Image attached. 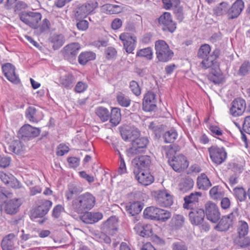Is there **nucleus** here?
<instances>
[{"mask_svg": "<svg viewBox=\"0 0 250 250\" xmlns=\"http://www.w3.org/2000/svg\"><path fill=\"white\" fill-rule=\"evenodd\" d=\"M21 205L20 199H14L8 201L5 203V211L6 213L13 215L16 214Z\"/></svg>", "mask_w": 250, "mask_h": 250, "instance_id": "obj_23", "label": "nucleus"}, {"mask_svg": "<svg viewBox=\"0 0 250 250\" xmlns=\"http://www.w3.org/2000/svg\"><path fill=\"white\" fill-rule=\"evenodd\" d=\"M168 162L173 169L176 172H181L188 166L186 157L182 154L174 156L171 159H168Z\"/></svg>", "mask_w": 250, "mask_h": 250, "instance_id": "obj_13", "label": "nucleus"}, {"mask_svg": "<svg viewBox=\"0 0 250 250\" xmlns=\"http://www.w3.org/2000/svg\"><path fill=\"white\" fill-rule=\"evenodd\" d=\"M103 8L108 14H116L122 11V7L116 4H106L103 6Z\"/></svg>", "mask_w": 250, "mask_h": 250, "instance_id": "obj_39", "label": "nucleus"}, {"mask_svg": "<svg viewBox=\"0 0 250 250\" xmlns=\"http://www.w3.org/2000/svg\"><path fill=\"white\" fill-rule=\"evenodd\" d=\"M185 220L183 215L174 214L169 222V226L173 230L179 229L184 226Z\"/></svg>", "mask_w": 250, "mask_h": 250, "instance_id": "obj_27", "label": "nucleus"}, {"mask_svg": "<svg viewBox=\"0 0 250 250\" xmlns=\"http://www.w3.org/2000/svg\"><path fill=\"white\" fill-rule=\"evenodd\" d=\"M136 233L142 237H147L152 235V229L150 225L138 224L134 227Z\"/></svg>", "mask_w": 250, "mask_h": 250, "instance_id": "obj_26", "label": "nucleus"}, {"mask_svg": "<svg viewBox=\"0 0 250 250\" xmlns=\"http://www.w3.org/2000/svg\"><path fill=\"white\" fill-rule=\"evenodd\" d=\"M194 186L193 179L189 176L186 177L179 184V190L182 193H186L191 190Z\"/></svg>", "mask_w": 250, "mask_h": 250, "instance_id": "obj_30", "label": "nucleus"}, {"mask_svg": "<svg viewBox=\"0 0 250 250\" xmlns=\"http://www.w3.org/2000/svg\"><path fill=\"white\" fill-rule=\"evenodd\" d=\"M6 185L14 189H22L24 190L22 184L13 176H11L9 181H6Z\"/></svg>", "mask_w": 250, "mask_h": 250, "instance_id": "obj_48", "label": "nucleus"}, {"mask_svg": "<svg viewBox=\"0 0 250 250\" xmlns=\"http://www.w3.org/2000/svg\"><path fill=\"white\" fill-rule=\"evenodd\" d=\"M159 209V208L154 206L147 207L144 211V216L146 218L157 220Z\"/></svg>", "mask_w": 250, "mask_h": 250, "instance_id": "obj_35", "label": "nucleus"}, {"mask_svg": "<svg viewBox=\"0 0 250 250\" xmlns=\"http://www.w3.org/2000/svg\"><path fill=\"white\" fill-rule=\"evenodd\" d=\"M133 173L135 178L143 185L148 186L154 182V177L148 172L134 169Z\"/></svg>", "mask_w": 250, "mask_h": 250, "instance_id": "obj_17", "label": "nucleus"}, {"mask_svg": "<svg viewBox=\"0 0 250 250\" xmlns=\"http://www.w3.org/2000/svg\"><path fill=\"white\" fill-rule=\"evenodd\" d=\"M26 117L31 122L37 123L40 120L36 109L33 106L29 107L26 111Z\"/></svg>", "mask_w": 250, "mask_h": 250, "instance_id": "obj_38", "label": "nucleus"}, {"mask_svg": "<svg viewBox=\"0 0 250 250\" xmlns=\"http://www.w3.org/2000/svg\"><path fill=\"white\" fill-rule=\"evenodd\" d=\"M149 140L147 137L138 136L131 143V146L126 150V155L128 157H132L145 152Z\"/></svg>", "mask_w": 250, "mask_h": 250, "instance_id": "obj_4", "label": "nucleus"}, {"mask_svg": "<svg viewBox=\"0 0 250 250\" xmlns=\"http://www.w3.org/2000/svg\"><path fill=\"white\" fill-rule=\"evenodd\" d=\"M203 59L201 64L203 68L207 69L212 67H215L217 66L216 64L217 63L216 61L210 55Z\"/></svg>", "mask_w": 250, "mask_h": 250, "instance_id": "obj_45", "label": "nucleus"}, {"mask_svg": "<svg viewBox=\"0 0 250 250\" xmlns=\"http://www.w3.org/2000/svg\"><path fill=\"white\" fill-rule=\"evenodd\" d=\"M12 195V192L7 190L5 188L0 187V202H2L7 198H11Z\"/></svg>", "mask_w": 250, "mask_h": 250, "instance_id": "obj_56", "label": "nucleus"}, {"mask_svg": "<svg viewBox=\"0 0 250 250\" xmlns=\"http://www.w3.org/2000/svg\"><path fill=\"white\" fill-rule=\"evenodd\" d=\"M228 4L226 2H222L219 6L214 9V14L216 16H221L227 13L228 12Z\"/></svg>", "mask_w": 250, "mask_h": 250, "instance_id": "obj_51", "label": "nucleus"}, {"mask_svg": "<svg viewBox=\"0 0 250 250\" xmlns=\"http://www.w3.org/2000/svg\"><path fill=\"white\" fill-rule=\"evenodd\" d=\"M36 204L37 207L32 209L30 217L33 221L42 224L46 221L44 216L51 207L52 202L48 200H38Z\"/></svg>", "mask_w": 250, "mask_h": 250, "instance_id": "obj_2", "label": "nucleus"}, {"mask_svg": "<svg viewBox=\"0 0 250 250\" xmlns=\"http://www.w3.org/2000/svg\"><path fill=\"white\" fill-rule=\"evenodd\" d=\"M156 204L163 207H169L173 203V198L167 190H159L153 193Z\"/></svg>", "mask_w": 250, "mask_h": 250, "instance_id": "obj_7", "label": "nucleus"}, {"mask_svg": "<svg viewBox=\"0 0 250 250\" xmlns=\"http://www.w3.org/2000/svg\"><path fill=\"white\" fill-rule=\"evenodd\" d=\"M88 13L83 4L78 5L74 11V18L76 20H80L85 18Z\"/></svg>", "mask_w": 250, "mask_h": 250, "instance_id": "obj_42", "label": "nucleus"}, {"mask_svg": "<svg viewBox=\"0 0 250 250\" xmlns=\"http://www.w3.org/2000/svg\"><path fill=\"white\" fill-rule=\"evenodd\" d=\"M96 58V54L92 51L82 52L78 57V62L82 65H85L89 61L94 60Z\"/></svg>", "mask_w": 250, "mask_h": 250, "instance_id": "obj_33", "label": "nucleus"}, {"mask_svg": "<svg viewBox=\"0 0 250 250\" xmlns=\"http://www.w3.org/2000/svg\"><path fill=\"white\" fill-rule=\"evenodd\" d=\"M211 48L208 44H204L201 45L198 49L197 57L200 59H203L209 56Z\"/></svg>", "mask_w": 250, "mask_h": 250, "instance_id": "obj_44", "label": "nucleus"}, {"mask_svg": "<svg viewBox=\"0 0 250 250\" xmlns=\"http://www.w3.org/2000/svg\"><path fill=\"white\" fill-rule=\"evenodd\" d=\"M129 87L132 92L137 96L141 94V88L138 83L135 81H132L130 82Z\"/></svg>", "mask_w": 250, "mask_h": 250, "instance_id": "obj_60", "label": "nucleus"}, {"mask_svg": "<svg viewBox=\"0 0 250 250\" xmlns=\"http://www.w3.org/2000/svg\"><path fill=\"white\" fill-rule=\"evenodd\" d=\"M156 102H147V106L145 104V101L143 102V110L146 112H151L155 111L157 109Z\"/></svg>", "mask_w": 250, "mask_h": 250, "instance_id": "obj_57", "label": "nucleus"}, {"mask_svg": "<svg viewBox=\"0 0 250 250\" xmlns=\"http://www.w3.org/2000/svg\"><path fill=\"white\" fill-rule=\"evenodd\" d=\"M41 132L39 128L34 127L27 124L22 126L19 131V135L21 139L25 140L37 137Z\"/></svg>", "mask_w": 250, "mask_h": 250, "instance_id": "obj_14", "label": "nucleus"}, {"mask_svg": "<svg viewBox=\"0 0 250 250\" xmlns=\"http://www.w3.org/2000/svg\"><path fill=\"white\" fill-rule=\"evenodd\" d=\"M156 54L158 61L166 62L170 60L173 56V51L164 40L157 41L155 43Z\"/></svg>", "mask_w": 250, "mask_h": 250, "instance_id": "obj_3", "label": "nucleus"}, {"mask_svg": "<svg viewBox=\"0 0 250 250\" xmlns=\"http://www.w3.org/2000/svg\"><path fill=\"white\" fill-rule=\"evenodd\" d=\"M237 210V208L236 209ZM238 216L237 211L232 212L228 215L224 216L221 219L214 229L219 231H225L232 227L236 216Z\"/></svg>", "mask_w": 250, "mask_h": 250, "instance_id": "obj_9", "label": "nucleus"}, {"mask_svg": "<svg viewBox=\"0 0 250 250\" xmlns=\"http://www.w3.org/2000/svg\"><path fill=\"white\" fill-rule=\"evenodd\" d=\"M110 122L115 126L119 124L121 120L120 109L118 107H113L110 112Z\"/></svg>", "mask_w": 250, "mask_h": 250, "instance_id": "obj_34", "label": "nucleus"}, {"mask_svg": "<svg viewBox=\"0 0 250 250\" xmlns=\"http://www.w3.org/2000/svg\"><path fill=\"white\" fill-rule=\"evenodd\" d=\"M75 78L70 73L67 74L60 78V83L66 89H71L75 83Z\"/></svg>", "mask_w": 250, "mask_h": 250, "instance_id": "obj_32", "label": "nucleus"}, {"mask_svg": "<svg viewBox=\"0 0 250 250\" xmlns=\"http://www.w3.org/2000/svg\"><path fill=\"white\" fill-rule=\"evenodd\" d=\"M215 74L213 72H210V74L208 76V79L213 82L214 83H220V80L219 77L220 75V70L218 69L217 70H215Z\"/></svg>", "mask_w": 250, "mask_h": 250, "instance_id": "obj_62", "label": "nucleus"}, {"mask_svg": "<svg viewBox=\"0 0 250 250\" xmlns=\"http://www.w3.org/2000/svg\"><path fill=\"white\" fill-rule=\"evenodd\" d=\"M237 244L239 246L242 248L250 247V239L248 237L239 236Z\"/></svg>", "mask_w": 250, "mask_h": 250, "instance_id": "obj_58", "label": "nucleus"}, {"mask_svg": "<svg viewBox=\"0 0 250 250\" xmlns=\"http://www.w3.org/2000/svg\"><path fill=\"white\" fill-rule=\"evenodd\" d=\"M237 231L239 236H245L247 235L249 231V225L248 223L244 221H239L238 222Z\"/></svg>", "mask_w": 250, "mask_h": 250, "instance_id": "obj_46", "label": "nucleus"}, {"mask_svg": "<svg viewBox=\"0 0 250 250\" xmlns=\"http://www.w3.org/2000/svg\"><path fill=\"white\" fill-rule=\"evenodd\" d=\"M204 210L207 219L213 223H217L220 218L218 207L211 201H208L205 204Z\"/></svg>", "mask_w": 250, "mask_h": 250, "instance_id": "obj_8", "label": "nucleus"}, {"mask_svg": "<svg viewBox=\"0 0 250 250\" xmlns=\"http://www.w3.org/2000/svg\"><path fill=\"white\" fill-rule=\"evenodd\" d=\"M189 218L192 225H199L203 223L205 218V210L203 208H196L191 209Z\"/></svg>", "mask_w": 250, "mask_h": 250, "instance_id": "obj_21", "label": "nucleus"}, {"mask_svg": "<svg viewBox=\"0 0 250 250\" xmlns=\"http://www.w3.org/2000/svg\"><path fill=\"white\" fill-rule=\"evenodd\" d=\"M83 191V188L79 185L70 184L68 185L67 190L65 192V196L67 200H71L74 195L80 194Z\"/></svg>", "mask_w": 250, "mask_h": 250, "instance_id": "obj_29", "label": "nucleus"}, {"mask_svg": "<svg viewBox=\"0 0 250 250\" xmlns=\"http://www.w3.org/2000/svg\"><path fill=\"white\" fill-rule=\"evenodd\" d=\"M246 107V102L241 98L234 99L231 104L230 114L233 117H238L243 114Z\"/></svg>", "mask_w": 250, "mask_h": 250, "instance_id": "obj_15", "label": "nucleus"}, {"mask_svg": "<svg viewBox=\"0 0 250 250\" xmlns=\"http://www.w3.org/2000/svg\"><path fill=\"white\" fill-rule=\"evenodd\" d=\"M83 5L89 15L98 6V3L95 0H90Z\"/></svg>", "mask_w": 250, "mask_h": 250, "instance_id": "obj_54", "label": "nucleus"}, {"mask_svg": "<svg viewBox=\"0 0 250 250\" xmlns=\"http://www.w3.org/2000/svg\"><path fill=\"white\" fill-rule=\"evenodd\" d=\"M95 113L103 122L107 121L110 117L109 110L103 106L97 107L95 110Z\"/></svg>", "mask_w": 250, "mask_h": 250, "instance_id": "obj_37", "label": "nucleus"}, {"mask_svg": "<svg viewBox=\"0 0 250 250\" xmlns=\"http://www.w3.org/2000/svg\"><path fill=\"white\" fill-rule=\"evenodd\" d=\"M157 215V220L163 222H166L170 219L171 216V213L170 211L160 208Z\"/></svg>", "mask_w": 250, "mask_h": 250, "instance_id": "obj_47", "label": "nucleus"}, {"mask_svg": "<svg viewBox=\"0 0 250 250\" xmlns=\"http://www.w3.org/2000/svg\"><path fill=\"white\" fill-rule=\"evenodd\" d=\"M117 223L115 222L113 219L109 218L104 223V227L105 228L106 231L109 233L111 231L117 230Z\"/></svg>", "mask_w": 250, "mask_h": 250, "instance_id": "obj_52", "label": "nucleus"}, {"mask_svg": "<svg viewBox=\"0 0 250 250\" xmlns=\"http://www.w3.org/2000/svg\"><path fill=\"white\" fill-rule=\"evenodd\" d=\"M51 24L47 19H44L42 21V24L39 28V33L40 34L49 31L50 29Z\"/></svg>", "mask_w": 250, "mask_h": 250, "instance_id": "obj_63", "label": "nucleus"}, {"mask_svg": "<svg viewBox=\"0 0 250 250\" xmlns=\"http://www.w3.org/2000/svg\"><path fill=\"white\" fill-rule=\"evenodd\" d=\"M158 26L161 27L164 31H167L173 33L176 29V23L174 21L170 13L165 12L156 20Z\"/></svg>", "mask_w": 250, "mask_h": 250, "instance_id": "obj_6", "label": "nucleus"}, {"mask_svg": "<svg viewBox=\"0 0 250 250\" xmlns=\"http://www.w3.org/2000/svg\"><path fill=\"white\" fill-rule=\"evenodd\" d=\"M143 101H145V104L147 106V102H156V95L152 91H148L145 95Z\"/></svg>", "mask_w": 250, "mask_h": 250, "instance_id": "obj_64", "label": "nucleus"}, {"mask_svg": "<svg viewBox=\"0 0 250 250\" xmlns=\"http://www.w3.org/2000/svg\"><path fill=\"white\" fill-rule=\"evenodd\" d=\"M208 151L212 161L216 165L222 164L227 158V152L223 148L212 146L208 148Z\"/></svg>", "mask_w": 250, "mask_h": 250, "instance_id": "obj_12", "label": "nucleus"}, {"mask_svg": "<svg viewBox=\"0 0 250 250\" xmlns=\"http://www.w3.org/2000/svg\"><path fill=\"white\" fill-rule=\"evenodd\" d=\"M119 39L122 41L125 51L127 53H133L136 45V37L130 33L124 32L120 34Z\"/></svg>", "mask_w": 250, "mask_h": 250, "instance_id": "obj_10", "label": "nucleus"}, {"mask_svg": "<svg viewBox=\"0 0 250 250\" xmlns=\"http://www.w3.org/2000/svg\"><path fill=\"white\" fill-rule=\"evenodd\" d=\"M82 217V221L86 224H93L101 220L103 214L99 212H85Z\"/></svg>", "mask_w": 250, "mask_h": 250, "instance_id": "obj_22", "label": "nucleus"}, {"mask_svg": "<svg viewBox=\"0 0 250 250\" xmlns=\"http://www.w3.org/2000/svg\"><path fill=\"white\" fill-rule=\"evenodd\" d=\"M42 16L40 13L34 12H23L20 14V20L29 27L37 29Z\"/></svg>", "mask_w": 250, "mask_h": 250, "instance_id": "obj_5", "label": "nucleus"}, {"mask_svg": "<svg viewBox=\"0 0 250 250\" xmlns=\"http://www.w3.org/2000/svg\"><path fill=\"white\" fill-rule=\"evenodd\" d=\"M250 71V63L249 62H243L239 70V74L242 76H245Z\"/></svg>", "mask_w": 250, "mask_h": 250, "instance_id": "obj_59", "label": "nucleus"}, {"mask_svg": "<svg viewBox=\"0 0 250 250\" xmlns=\"http://www.w3.org/2000/svg\"><path fill=\"white\" fill-rule=\"evenodd\" d=\"M16 241V235L14 233H12L6 235L3 238L1 242L2 249L3 250H13Z\"/></svg>", "mask_w": 250, "mask_h": 250, "instance_id": "obj_24", "label": "nucleus"}, {"mask_svg": "<svg viewBox=\"0 0 250 250\" xmlns=\"http://www.w3.org/2000/svg\"><path fill=\"white\" fill-rule=\"evenodd\" d=\"M151 163L150 157L148 155L141 156L138 158L133 159L132 163L135 165L134 169L139 171L145 170L148 168Z\"/></svg>", "mask_w": 250, "mask_h": 250, "instance_id": "obj_20", "label": "nucleus"}, {"mask_svg": "<svg viewBox=\"0 0 250 250\" xmlns=\"http://www.w3.org/2000/svg\"><path fill=\"white\" fill-rule=\"evenodd\" d=\"M152 51L150 47L141 49L136 53L137 57H145L149 60H152Z\"/></svg>", "mask_w": 250, "mask_h": 250, "instance_id": "obj_49", "label": "nucleus"}, {"mask_svg": "<svg viewBox=\"0 0 250 250\" xmlns=\"http://www.w3.org/2000/svg\"><path fill=\"white\" fill-rule=\"evenodd\" d=\"M9 149L15 154H20L23 151V145L20 141L14 140L10 145Z\"/></svg>", "mask_w": 250, "mask_h": 250, "instance_id": "obj_41", "label": "nucleus"}, {"mask_svg": "<svg viewBox=\"0 0 250 250\" xmlns=\"http://www.w3.org/2000/svg\"><path fill=\"white\" fill-rule=\"evenodd\" d=\"M142 209L143 206L140 202H129L125 205L126 211L131 216L138 214Z\"/></svg>", "mask_w": 250, "mask_h": 250, "instance_id": "obj_25", "label": "nucleus"}, {"mask_svg": "<svg viewBox=\"0 0 250 250\" xmlns=\"http://www.w3.org/2000/svg\"><path fill=\"white\" fill-rule=\"evenodd\" d=\"M233 191L235 197L240 202H243L246 199L247 193L243 188H236Z\"/></svg>", "mask_w": 250, "mask_h": 250, "instance_id": "obj_50", "label": "nucleus"}, {"mask_svg": "<svg viewBox=\"0 0 250 250\" xmlns=\"http://www.w3.org/2000/svg\"><path fill=\"white\" fill-rule=\"evenodd\" d=\"M162 2L164 8L167 10L174 8L176 5L180 4V0H162Z\"/></svg>", "mask_w": 250, "mask_h": 250, "instance_id": "obj_55", "label": "nucleus"}, {"mask_svg": "<svg viewBox=\"0 0 250 250\" xmlns=\"http://www.w3.org/2000/svg\"><path fill=\"white\" fill-rule=\"evenodd\" d=\"M177 150V146L174 144L162 146L161 148L162 152L163 153H165L168 159H170V158H172L174 157V155L175 154Z\"/></svg>", "mask_w": 250, "mask_h": 250, "instance_id": "obj_36", "label": "nucleus"}, {"mask_svg": "<svg viewBox=\"0 0 250 250\" xmlns=\"http://www.w3.org/2000/svg\"><path fill=\"white\" fill-rule=\"evenodd\" d=\"M80 48L81 46L79 43H71L63 47L62 50V54L65 59L70 62H73L75 60Z\"/></svg>", "mask_w": 250, "mask_h": 250, "instance_id": "obj_11", "label": "nucleus"}, {"mask_svg": "<svg viewBox=\"0 0 250 250\" xmlns=\"http://www.w3.org/2000/svg\"><path fill=\"white\" fill-rule=\"evenodd\" d=\"M202 195L201 192L195 191L186 195L184 198V203L183 207L185 209H192L199 202V198Z\"/></svg>", "mask_w": 250, "mask_h": 250, "instance_id": "obj_18", "label": "nucleus"}, {"mask_svg": "<svg viewBox=\"0 0 250 250\" xmlns=\"http://www.w3.org/2000/svg\"><path fill=\"white\" fill-rule=\"evenodd\" d=\"M177 133L175 129H170L166 131L164 135L163 138L166 143H173L177 137Z\"/></svg>", "mask_w": 250, "mask_h": 250, "instance_id": "obj_43", "label": "nucleus"}, {"mask_svg": "<svg viewBox=\"0 0 250 250\" xmlns=\"http://www.w3.org/2000/svg\"><path fill=\"white\" fill-rule=\"evenodd\" d=\"M116 99L118 104L120 106L124 107H128L131 102L128 97L120 92L117 93Z\"/></svg>", "mask_w": 250, "mask_h": 250, "instance_id": "obj_40", "label": "nucleus"}, {"mask_svg": "<svg viewBox=\"0 0 250 250\" xmlns=\"http://www.w3.org/2000/svg\"><path fill=\"white\" fill-rule=\"evenodd\" d=\"M197 186L199 189L207 190L211 186V183L205 173H202L197 179Z\"/></svg>", "mask_w": 250, "mask_h": 250, "instance_id": "obj_31", "label": "nucleus"}, {"mask_svg": "<svg viewBox=\"0 0 250 250\" xmlns=\"http://www.w3.org/2000/svg\"><path fill=\"white\" fill-rule=\"evenodd\" d=\"M244 8V2L242 0H236L229 9L227 15L229 19L237 18Z\"/></svg>", "mask_w": 250, "mask_h": 250, "instance_id": "obj_19", "label": "nucleus"}, {"mask_svg": "<svg viewBox=\"0 0 250 250\" xmlns=\"http://www.w3.org/2000/svg\"><path fill=\"white\" fill-rule=\"evenodd\" d=\"M49 42L52 44L54 50H57L64 43L65 40L62 34H54L51 35L48 39Z\"/></svg>", "mask_w": 250, "mask_h": 250, "instance_id": "obj_28", "label": "nucleus"}, {"mask_svg": "<svg viewBox=\"0 0 250 250\" xmlns=\"http://www.w3.org/2000/svg\"><path fill=\"white\" fill-rule=\"evenodd\" d=\"M95 204V197L89 192L81 194L72 201V208L78 214L91 209Z\"/></svg>", "mask_w": 250, "mask_h": 250, "instance_id": "obj_1", "label": "nucleus"}, {"mask_svg": "<svg viewBox=\"0 0 250 250\" xmlns=\"http://www.w3.org/2000/svg\"><path fill=\"white\" fill-rule=\"evenodd\" d=\"M117 53L116 50L113 47H108L105 50L106 58L108 60L115 58L117 56Z\"/></svg>", "mask_w": 250, "mask_h": 250, "instance_id": "obj_61", "label": "nucleus"}, {"mask_svg": "<svg viewBox=\"0 0 250 250\" xmlns=\"http://www.w3.org/2000/svg\"><path fill=\"white\" fill-rule=\"evenodd\" d=\"M15 67L11 63H6L2 65V69L5 76L10 82L18 84L20 80L15 72Z\"/></svg>", "mask_w": 250, "mask_h": 250, "instance_id": "obj_16", "label": "nucleus"}, {"mask_svg": "<svg viewBox=\"0 0 250 250\" xmlns=\"http://www.w3.org/2000/svg\"><path fill=\"white\" fill-rule=\"evenodd\" d=\"M173 12L177 20L179 22H181L184 19V15L183 13V8L179 5H176L173 8Z\"/></svg>", "mask_w": 250, "mask_h": 250, "instance_id": "obj_53", "label": "nucleus"}]
</instances>
